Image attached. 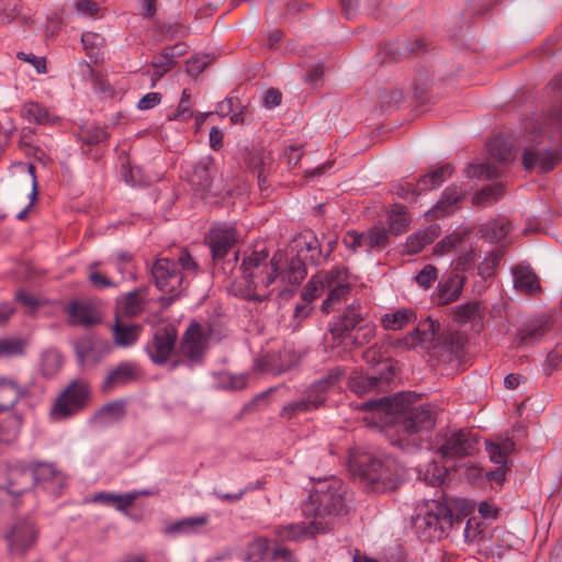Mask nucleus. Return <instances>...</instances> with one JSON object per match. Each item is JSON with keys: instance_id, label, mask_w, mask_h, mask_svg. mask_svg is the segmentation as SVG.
<instances>
[{"instance_id": "nucleus-16", "label": "nucleus", "mask_w": 562, "mask_h": 562, "mask_svg": "<svg viewBox=\"0 0 562 562\" xmlns=\"http://www.w3.org/2000/svg\"><path fill=\"white\" fill-rule=\"evenodd\" d=\"M306 520L279 526L277 535L281 540L286 541H304L313 538L317 533L325 532V522L314 518H305Z\"/></svg>"}, {"instance_id": "nucleus-5", "label": "nucleus", "mask_w": 562, "mask_h": 562, "mask_svg": "<svg viewBox=\"0 0 562 562\" xmlns=\"http://www.w3.org/2000/svg\"><path fill=\"white\" fill-rule=\"evenodd\" d=\"M361 359L371 366L372 373L362 374L361 371L353 368V393L362 395L369 391H382L391 385L397 375L396 369L392 363L383 360L381 350L376 344L368 347L366 350L358 351Z\"/></svg>"}, {"instance_id": "nucleus-4", "label": "nucleus", "mask_w": 562, "mask_h": 562, "mask_svg": "<svg viewBox=\"0 0 562 562\" xmlns=\"http://www.w3.org/2000/svg\"><path fill=\"white\" fill-rule=\"evenodd\" d=\"M345 493L346 488L340 479H318L310 492L308 501L302 506L303 516L323 520L325 528L329 530L333 520L344 512Z\"/></svg>"}, {"instance_id": "nucleus-20", "label": "nucleus", "mask_w": 562, "mask_h": 562, "mask_svg": "<svg viewBox=\"0 0 562 562\" xmlns=\"http://www.w3.org/2000/svg\"><path fill=\"white\" fill-rule=\"evenodd\" d=\"M207 338L198 323H192L186 330L181 341V352L191 361H200L205 349Z\"/></svg>"}, {"instance_id": "nucleus-45", "label": "nucleus", "mask_w": 562, "mask_h": 562, "mask_svg": "<svg viewBox=\"0 0 562 562\" xmlns=\"http://www.w3.org/2000/svg\"><path fill=\"white\" fill-rule=\"evenodd\" d=\"M454 467L447 468L440 465L437 461L432 460L427 465L425 471L419 470V477L429 486L437 487L441 486L446 480V476L450 471H456Z\"/></svg>"}, {"instance_id": "nucleus-29", "label": "nucleus", "mask_w": 562, "mask_h": 562, "mask_svg": "<svg viewBox=\"0 0 562 562\" xmlns=\"http://www.w3.org/2000/svg\"><path fill=\"white\" fill-rule=\"evenodd\" d=\"M207 524V515L188 517L169 525L166 532L178 536H193L200 533Z\"/></svg>"}, {"instance_id": "nucleus-64", "label": "nucleus", "mask_w": 562, "mask_h": 562, "mask_svg": "<svg viewBox=\"0 0 562 562\" xmlns=\"http://www.w3.org/2000/svg\"><path fill=\"white\" fill-rule=\"evenodd\" d=\"M213 59L214 56L210 54L194 55L186 61L187 70H205L209 66L212 65Z\"/></svg>"}, {"instance_id": "nucleus-9", "label": "nucleus", "mask_w": 562, "mask_h": 562, "mask_svg": "<svg viewBox=\"0 0 562 562\" xmlns=\"http://www.w3.org/2000/svg\"><path fill=\"white\" fill-rule=\"evenodd\" d=\"M32 487L31 467L22 461H0V491L19 496Z\"/></svg>"}, {"instance_id": "nucleus-13", "label": "nucleus", "mask_w": 562, "mask_h": 562, "mask_svg": "<svg viewBox=\"0 0 562 562\" xmlns=\"http://www.w3.org/2000/svg\"><path fill=\"white\" fill-rule=\"evenodd\" d=\"M562 160V153L557 148L538 149L529 147L522 151L521 164L526 171L531 172L539 168L538 173H550Z\"/></svg>"}, {"instance_id": "nucleus-47", "label": "nucleus", "mask_w": 562, "mask_h": 562, "mask_svg": "<svg viewBox=\"0 0 562 562\" xmlns=\"http://www.w3.org/2000/svg\"><path fill=\"white\" fill-rule=\"evenodd\" d=\"M327 282L328 271H321L314 274L303 289V301H305L306 303H311L316 297L321 296L326 291Z\"/></svg>"}, {"instance_id": "nucleus-27", "label": "nucleus", "mask_w": 562, "mask_h": 562, "mask_svg": "<svg viewBox=\"0 0 562 562\" xmlns=\"http://www.w3.org/2000/svg\"><path fill=\"white\" fill-rule=\"evenodd\" d=\"M440 228L437 225H430L426 229L417 231L406 238L403 255L414 256L419 254L426 246L432 244L439 236Z\"/></svg>"}, {"instance_id": "nucleus-57", "label": "nucleus", "mask_w": 562, "mask_h": 562, "mask_svg": "<svg viewBox=\"0 0 562 562\" xmlns=\"http://www.w3.org/2000/svg\"><path fill=\"white\" fill-rule=\"evenodd\" d=\"M389 243V232L382 226H373L366 233V245L369 249L381 251Z\"/></svg>"}, {"instance_id": "nucleus-21", "label": "nucleus", "mask_w": 562, "mask_h": 562, "mask_svg": "<svg viewBox=\"0 0 562 562\" xmlns=\"http://www.w3.org/2000/svg\"><path fill=\"white\" fill-rule=\"evenodd\" d=\"M465 277L458 272L443 274L436 288V299L439 305H448L456 302L462 294Z\"/></svg>"}, {"instance_id": "nucleus-63", "label": "nucleus", "mask_w": 562, "mask_h": 562, "mask_svg": "<svg viewBox=\"0 0 562 562\" xmlns=\"http://www.w3.org/2000/svg\"><path fill=\"white\" fill-rule=\"evenodd\" d=\"M485 449L488 453L490 460L498 465H512V461L509 460V457L505 454L499 447L495 445L493 440H486L485 441Z\"/></svg>"}, {"instance_id": "nucleus-18", "label": "nucleus", "mask_w": 562, "mask_h": 562, "mask_svg": "<svg viewBox=\"0 0 562 562\" xmlns=\"http://www.w3.org/2000/svg\"><path fill=\"white\" fill-rule=\"evenodd\" d=\"M549 318L541 316L524 323L514 336V345L517 347L533 346L542 340L550 331Z\"/></svg>"}, {"instance_id": "nucleus-43", "label": "nucleus", "mask_w": 562, "mask_h": 562, "mask_svg": "<svg viewBox=\"0 0 562 562\" xmlns=\"http://www.w3.org/2000/svg\"><path fill=\"white\" fill-rule=\"evenodd\" d=\"M278 554V547L271 548L268 539L257 538L248 547L246 561L270 562Z\"/></svg>"}, {"instance_id": "nucleus-19", "label": "nucleus", "mask_w": 562, "mask_h": 562, "mask_svg": "<svg viewBox=\"0 0 562 562\" xmlns=\"http://www.w3.org/2000/svg\"><path fill=\"white\" fill-rule=\"evenodd\" d=\"M423 521L426 528L443 533L452 527L453 514L446 504L431 499L426 504Z\"/></svg>"}, {"instance_id": "nucleus-41", "label": "nucleus", "mask_w": 562, "mask_h": 562, "mask_svg": "<svg viewBox=\"0 0 562 562\" xmlns=\"http://www.w3.org/2000/svg\"><path fill=\"white\" fill-rule=\"evenodd\" d=\"M481 237L491 243H499L509 233L508 223L501 218H491L481 224L479 229Z\"/></svg>"}, {"instance_id": "nucleus-31", "label": "nucleus", "mask_w": 562, "mask_h": 562, "mask_svg": "<svg viewBox=\"0 0 562 562\" xmlns=\"http://www.w3.org/2000/svg\"><path fill=\"white\" fill-rule=\"evenodd\" d=\"M214 168L210 160L201 161L194 166L189 181L196 192L204 195L212 188Z\"/></svg>"}, {"instance_id": "nucleus-48", "label": "nucleus", "mask_w": 562, "mask_h": 562, "mask_svg": "<svg viewBox=\"0 0 562 562\" xmlns=\"http://www.w3.org/2000/svg\"><path fill=\"white\" fill-rule=\"evenodd\" d=\"M390 192L407 202H416L418 196L423 193L418 181L414 183L406 179L391 183Z\"/></svg>"}, {"instance_id": "nucleus-7", "label": "nucleus", "mask_w": 562, "mask_h": 562, "mask_svg": "<svg viewBox=\"0 0 562 562\" xmlns=\"http://www.w3.org/2000/svg\"><path fill=\"white\" fill-rule=\"evenodd\" d=\"M90 395L89 384L83 380L72 381L55 400L50 416L55 420L67 419L82 411Z\"/></svg>"}, {"instance_id": "nucleus-37", "label": "nucleus", "mask_w": 562, "mask_h": 562, "mask_svg": "<svg viewBox=\"0 0 562 562\" xmlns=\"http://www.w3.org/2000/svg\"><path fill=\"white\" fill-rule=\"evenodd\" d=\"M484 314L479 301H471L452 308V319L459 325L483 321Z\"/></svg>"}, {"instance_id": "nucleus-10", "label": "nucleus", "mask_w": 562, "mask_h": 562, "mask_svg": "<svg viewBox=\"0 0 562 562\" xmlns=\"http://www.w3.org/2000/svg\"><path fill=\"white\" fill-rule=\"evenodd\" d=\"M339 372L333 371L325 379L314 383L305 398L291 402L283 406L281 415L291 419L295 415L319 407L325 402L324 393L338 381Z\"/></svg>"}, {"instance_id": "nucleus-56", "label": "nucleus", "mask_w": 562, "mask_h": 562, "mask_svg": "<svg viewBox=\"0 0 562 562\" xmlns=\"http://www.w3.org/2000/svg\"><path fill=\"white\" fill-rule=\"evenodd\" d=\"M145 307V297L142 291L130 292L124 297L123 312L125 315L134 317L143 312Z\"/></svg>"}, {"instance_id": "nucleus-38", "label": "nucleus", "mask_w": 562, "mask_h": 562, "mask_svg": "<svg viewBox=\"0 0 562 562\" xmlns=\"http://www.w3.org/2000/svg\"><path fill=\"white\" fill-rule=\"evenodd\" d=\"M409 98L417 105H424L432 100L431 79L429 72H418L414 78L412 90L408 92Z\"/></svg>"}, {"instance_id": "nucleus-1", "label": "nucleus", "mask_w": 562, "mask_h": 562, "mask_svg": "<svg viewBox=\"0 0 562 562\" xmlns=\"http://www.w3.org/2000/svg\"><path fill=\"white\" fill-rule=\"evenodd\" d=\"M418 397L415 392L402 391L353 403V409L367 413L362 418L367 427L381 431L392 446L413 453L424 447V434L436 425L431 405H416Z\"/></svg>"}, {"instance_id": "nucleus-42", "label": "nucleus", "mask_w": 562, "mask_h": 562, "mask_svg": "<svg viewBox=\"0 0 562 562\" xmlns=\"http://www.w3.org/2000/svg\"><path fill=\"white\" fill-rule=\"evenodd\" d=\"M452 166L450 164H445L428 173L420 176L418 178V186H420L423 192L436 189L452 175Z\"/></svg>"}, {"instance_id": "nucleus-2", "label": "nucleus", "mask_w": 562, "mask_h": 562, "mask_svg": "<svg viewBox=\"0 0 562 562\" xmlns=\"http://www.w3.org/2000/svg\"><path fill=\"white\" fill-rule=\"evenodd\" d=\"M283 254L276 252L272 258L266 250H254L240 263L241 278L245 282L246 296L255 301H263L273 291L279 295L288 293L286 286L280 285V270Z\"/></svg>"}, {"instance_id": "nucleus-8", "label": "nucleus", "mask_w": 562, "mask_h": 562, "mask_svg": "<svg viewBox=\"0 0 562 562\" xmlns=\"http://www.w3.org/2000/svg\"><path fill=\"white\" fill-rule=\"evenodd\" d=\"M480 450V436L469 429H458L446 434L442 443L437 448L438 454L445 459H463Z\"/></svg>"}, {"instance_id": "nucleus-61", "label": "nucleus", "mask_w": 562, "mask_h": 562, "mask_svg": "<svg viewBox=\"0 0 562 562\" xmlns=\"http://www.w3.org/2000/svg\"><path fill=\"white\" fill-rule=\"evenodd\" d=\"M461 476L471 485L483 487L484 486V472L483 468L476 464L463 467Z\"/></svg>"}, {"instance_id": "nucleus-33", "label": "nucleus", "mask_w": 562, "mask_h": 562, "mask_svg": "<svg viewBox=\"0 0 562 562\" xmlns=\"http://www.w3.org/2000/svg\"><path fill=\"white\" fill-rule=\"evenodd\" d=\"M417 321V315L413 308H397L392 313H386L381 317V324L386 330H401L409 324Z\"/></svg>"}, {"instance_id": "nucleus-54", "label": "nucleus", "mask_w": 562, "mask_h": 562, "mask_svg": "<svg viewBox=\"0 0 562 562\" xmlns=\"http://www.w3.org/2000/svg\"><path fill=\"white\" fill-rule=\"evenodd\" d=\"M27 342L20 337H7L0 339V358L22 356Z\"/></svg>"}, {"instance_id": "nucleus-15", "label": "nucleus", "mask_w": 562, "mask_h": 562, "mask_svg": "<svg viewBox=\"0 0 562 562\" xmlns=\"http://www.w3.org/2000/svg\"><path fill=\"white\" fill-rule=\"evenodd\" d=\"M441 325L439 321L427 316L418 322L417 326L402 339H397L396 346L411 348L423 344H437L440 341Z\"/></svg>"}, {"instance_id": "nucleus-51", "label": "nucleus", "mask_w": 562, "mask_h": 562, "mask_svg": "<svg viewBox=\"0 0 562 562\" xmlns=\"http://www.w3.org/2000/svg\"><path fill=\"white\" fill-rule=\"evenodd\" d=\"M94 502L114 506L117 510L126 513L127 508L133 504V496L127 493L113 494L101 492L93 496Z\"/></svg>"}, {"instance_id": "nucleus-46", "label": "nucleus", "mask_w": 562, "mask_h": 562, "mask_svg": "<svg viewBox=\"0 0 562 562\" xmlns=\"http://www.w3.org/2000/svg\"><path fill=\"white\" fill-rule=\"evenodd\" d=\"M389 232L398 236L404 234L411 223V218L405 211V206L401 204H393L392 210L389 214Z\"/></svg>"}, {"instance_id": "nucleus-12", "label": "nucleus", "mask_w": 562, "mask_h": 562, "mask_svg": "<svg viewBox=\"0 0 562 562\" xmlns=\"http://www.w3.org/2000/svg\"><path fill=\"white\" fill-rule=\"evenodd\" d=\"M33 486L37 485L52 495H59L67 484L66 474L54 463L36 462L31 465Z\"/></svg>"}, {"instance_id": "nucleus-24", "label": "nucleus", "mask_w": 562, "mask_h": 562, "mask_svg": "<svg viewBox=\"0 0 562 562\" xmlns=\"http://www.w3.org/2000/svg\"><path fill=\"white\" fill-rule=\"evenodd\" d=\"M306 261L302 256L297 254L289 262L285 260L283 255L282 269L280 270V285L286 286L288 292H292L290 286L299 285L306 277L305 263Z\"/></svg>"}, {"instance_id": "nucleus-30", "label": "nucleus", "mask_w": 562, "mask_h": 562, "mask_svg": "<svg viewBox=\"0 0 562 562\" xmlns=\"http://www.w3.org/2000/svg\"><path fill=\"white\" fill-rule=\"evenodd\" d=\"M300 249L297 254L312 265H321L326 256L323 254L319 240L312 233L303 234L299 239Z\"/></svg>"}, {"instance_id": "nucleus-32", "label": "nucleus", "mask_w": 562, "mask_h": 562, "mask_svg": "<svg viewBox=\"0 0 562 562\" xmlns=\"http://www.w3.org/2000/svg\"><path fill=\"white\" fill-rule=\"evenodd\" d=\"M21 115L29 122L38 125H54L58 122V117L56 115L50 113L42 104L34 101H29L23 104Z\"/></svg>"}, {"instance_id": "nucleus-39", "label": "nucleus", "mask_w": 562, "mask_h": 562, "mask_svg": "<svg viewBox=\"0 0 562 562\" xmlns=\"http://www.w3.org/2000/svg\"><path fill=\"white\" fill-rule=\"evenodd\" d=\"M184 45L176 44L164 49L159 55L151 59V66L160 70H171L179 66V58L184 54Z\"/></svg>"}, {"instance_id": "nucleus-44", "label": "nucleus", "mask_w": 562, "mask_h": 562, "mask_svg": "<svg viewBox=\"0 0 562 562\" xmlns=\"http://www.w3.org/2000/svg\"><path fill=\"white\" fill-rule=\"evenodd\" d=\"M81 42L87 53V56L90 58V63L93 66H97L103 59L104 56V38L97 33L85 32L81 36Z\"/></svg>"}, {"instance_id": "nucleus-14", "label": "nucleus", "mask_w": 562, "mask_h": 562, "mask_svg": "<svg viewBox=\"0 0 562 562\" xmlns=\"http://www.w3.org/2000/svg\"><path fill=\"white\" fill-rule=\"evenodd\" d=\"M177 340L173 327L165 326L156 329L153 339L146 346V352L156 364H164L171 356Z\"/></svg>"}, {"instance_id": "nucleus-26", "label": "nucleus", "mask_w": 562, "mask_h": 562, "mask_svg": "<svg viewBox=\"0 0 562 562\" xmlns=\"http://www.w3.org/2000/svg\"><path fill=\"white\" fill-rule=\"evenodd\" d=\"M71 325L90 326L100 322V313L90 303L71 301L67 306Z\"/></svg>"}, {"instance_id": "nucleus-50", "label": "nucleus", "mask_w": 562, "mask_h": 562, "mask_svg": "<svg viewBox=\"0 0 562 562\" xmlns=\"http://www.w3.org/2000/svg\"><path fill=\"white\" fill-rule=\"evenodd\" d=\"M504 191L505 189L502 183L487 184L475 192L472 203L476 206H485L487 203L498 201Z\"/></svg>"}, {"instance_id": "nucleus-59", "label": "nucleus", "mask_w": 562, "mask_h": 562, "mask_svg": "<svg viewBox=\"0 0 562 562\" xmlns=\"http://www.w3.org/2000/svg\"><path fill=\"white\" fill-rule=\"evenodd\" d=\"M437 344L441 345L454 358L462 357L464 352V344L458 333H449L446 336L441 335L440 341Z\"/></svg>"}, {"instance_id": "nucleus-23", "label": "nucleus", "mask_w": 562, "mask_h": 562, "mask_svg": "<svg viewBox=\"0 0 562 562\" xmlns=\"http://www.w3.org/2000/svg\"><path fill=\"white\" fill-rule=\"evenodd\" d=\"M465 193V190L457 186L447 187L437 203L426 212V215L432 218H442L452 214L457 209V204L463 200Z\"/></svg>"}, {"instance_id": "nucleus-3", "label": "nucleus", "mask_w": 562, "mask_h": 562, "mask_svg": "<svg viewBox=\"0 0 562 562\" xmlns=\"http://www.w3.org/2000/svg\"><path fill=\"white\" fill-rule=\"evenodd\" d=\"M356 476L369 493L376 494L395 491L404 482L403 469L395 459L359 452L353 446V479Z\"/></svg>"}, {"instance_id": "nucleus-55", "label": "nucleus", "mask_w": 562, "mask_h": 562, "mask_svg": "<svg viewBox=\"0 0 562 562\" xmlns=\"http://www.w3.org/2000/svg\"><path fill=\"white\" fill-rule=\"evenodd\" d=\"M64 362L60 352L54 349L46 350L42 355L41 368L42 372L46 376L55 375L61 368Z\"/></svg>"}, {"instance_id": "nucleus-6", "label": "nucleus", "mask_w": 562, "mask_h": 562, "mask_svg": "<svg viewBox=\"0 0 562 562\" xmlns=\"http://www.w3.org/2000/svg\"><path fill=\"white\" fill-rule=\"evenodd\" d=\"M198 265L189 252L181 251L177 260L158 258L153 268L151 274L156 286L165 293L177 295L184 280L196 274Z\"/></svg>"}, {"instance_id": "nucleus-62", "label": "nucleus", "mask_w": 562, "mask_h": 562, "mask_svg": "<svg viewBox=\"0 0 562 562\" xmlns=\"http://www.w3.org/2000/svg\"><path fill=\"white\" fill-rule=\"evenodd\" d=\"M476 252L472 245H469L468 249H465L456 260V272H469L475 262Z\"/></svg>"}, {"instance_id": "nucleus-17", "label": "nucleus", "mask_w": 562, "mask_h": 562, "mask_svg": "<svg viewBox=\"0 0 562 562\" xmlns=\"http://www.w3.org/2000/svg\"><path fill=\"white\" fill-rule=\"evenodd\" d=\"M9 550L12 554H22L29 550L36 540V529L31 520L15 522L7 533Z\"/></svg>"}, {"instance_id": "nucleus-40", "label": "nucleus", "mask_w": 562, "mask_h": 562, "mask_svg": "<svg viewBox=\"0 0 562 562\" xmlns=\"http://www.w3.org/2000/svg\"><path fill=\"white\" fill-rule=\"evenodd\" d=\"M136 378V368L131 363H121L112 370L103 382V390L109 391L126 384Z\"/></svg>"}, {"instance_id": "nucleus-60", "label": "nucleus", "mask_w": 562, "mask_h": 562, "mask_svg": "<svg viewBox=\"0 0 562 562\" xmlns=\"http://www.w3.org/2000/svg\"><path fill=\"white\" fill-rule=\"evenodd\" d=\"M437 278L438 269L434 265L428 263L415 276L414 280L420 288L427 290L434 284Z\"/></svg>"}, {"instance_id": "nucleus-34", "label": "nucleus", "mask_w": 562, "mask_h": 562, "mask_svg": "<svg viewBox=\"0 0 562 562\" xmlns=\"http://www.w3.org/2000/svg\"><path fill=\"white\" fill-rule=\"evenodd\" d=\"M473 227H459L451 234L440 239L432 248V255L436 257L443 256L465 241V239L472 234Z\"/></svg>"}, {"instance_id": "nucleus-58", "label": "nucleus", "mask_w": 562, "mask_h": 562, "mask_svg": "<svg viewBox=\"0 0 562 562\" xmlns=\"http://www.w3.org/2000/svg\"><path fill=\"white\" fill-rule=\"evenodd\" d=\"M488 153L497 161L507 164L513 157V146L504 139L495 138L488 144Z\"/></svg>"}, {"instance_id": "nucleus-35", "label": "nucleus", "mask_w": 562, "mask_h": 562, "mask_svg": "<svg viewBox=\"0 0 562 562\" xmlns=\"http://www.w3.org/2000/svg\"><path fill=\"white\" fill-rule=\"evenodd\" d=\"M125 415L124 404L121 402H111L98 409L90 418L94 426H108L119 422Z\"/></svg>"}, {"instance_id": "nucleus-22", "label": "nucleus", "mask_w": 562, "mask_h": 562, "mask_svg": "<svg viewBox=\"0 0 562 562\" xmlns=\"http://www.w3.org/2000/svg\"><path fill=\"white\" fill-rule=\"evenodd\" d=\"M211 252L214 258H223L237 240L236 231L229 225L213 227L207 235Z\"/></svg>"}, {"instance_id": "nucleus-36", "label": "nucleus", "mask_w": 562, "mask_h": 562, "mask_svg": "<svg viewBox=\"0 0 562 562\" xmlns=\"http://www.w3.org/2000/svg\"><path fill=\"white\" fill-rule=\"evenodd\" d=\"M514 286L528 294L541 291L539 279L529 267H517L513 270Z\"/></svg>"}, {"instance_id": "nucleus-11", "label": "nucleus", "mask_w": 562, "mask_h": 562, "mask_svg": "<svg viewBox=\"0 0 562 562\" xmlns=\"http://www.w3.org/2000/svg\"><path fill=\"white\" fill-rule=\"evenodd\" d=\"M328 296L322 304V311L329 313L340 307L350 295L349 272L346 268H334L328 271Z\"/></svg>"}, {"instance_id": "nucleus-52", "label": "nucleus", "mask_w": 562, "mask_h": 562, "mask_svg": "<svg viewBox=\"0 0 562 562\" xmlns=\"http://www.w3.org/2000/svg\"><path fill=\"white\" fill-rule=\"evenodd\" d=\"M23 419L20 415L13 414L0 425V441L4 443L14 442L19 435Z\"/></svg>"}, {"instance_id": "nucleus-53", "label": "nucleus", "mask_w": 562, "mask_h": 562, "mask_svg": "<svg viewBox=\"0 0 562 562\" xmlns=\"http://www.w3.org/2000/svg\"><path fill=\"white\" fill-rule=\"evenodd\" d=\"M408 98L409 94L405 95L401 89L385 90L380 95V105L384 112L396 111L406 103Z\"/></svg>"}, {"instance_id": "nucleus-49", "label": "nucleus", "mask_w": 562, "mask_h": 562, "mask_svg": "<svg viewBox=\"0 0 562 562\" xmlns=\"http://www.w3.org/2000/svg\"><path fill=\"white\" fill-rule=\"evenodd\" d=\"M139 330L137 325H123L117 321L113 330L114 341L120 347L132 346L137 340Z\"/></svg>"}, {"instance_id": "nucleus-28", "label": "nucleus", "mask_w": 562, "mask_h": 562, "mask_svg": "<svg viewBox=\"0 0 562 562\" xmlns=\"http://www.w3.org/2000/svg\"><path fill=\"white\" fill-rule=\"evenodd\" d=\"M361 321V312L356 304V300H353V362L358 356L359 347L370 344L375 337V325L372 323L359 325Z\"/></svg>"}, {"instance_id": "nucleus-25", "label": "nucleus", "mask_w": 562, "mask_h": 562, "mask_svg": "<svg viewBox=\"0 0 562 562\" xmlns=\"http://www.w3.org/2000/svg\"><path fill=\"white\" fill-rule=\"evenodd\" d=\"M29 393L25 385L19 384L11 378H0V413L13 408L21 397Z\"/></svg>"}]
</instances>
